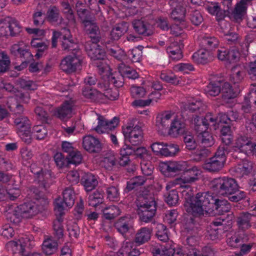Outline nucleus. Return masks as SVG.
<instances>
[{"label": "nucleus", "mask_w": 256, "mask_h": 256, "mask_svg": "<svg viewBox=\"0 0 256 256\" xmlns=\"http://www.w3.org/2000/svg\"><path fill=\"white\" fill-rule=\"evenodd\" d=\"M215 196L210 192H198L195 196L185 198L186 211L195 216H200L214 210Z\"/></svg>", "instance_id": "f257e3e1"}, {"label": "nucleus", "mask_w": 256, "mask_h": 256, "mask_svg": "<svg viewBox=\"0 0 256 256\" xmlns=\"http://www.w3.org/2000/svg\"><path fill=\"white\" fill-rule=\"evenodd\" d=\"M210 188L220 195L228 197L231 202H238L246 196V193L238 189L236 180L232 178H218L210 184Z\"/></svg>", "instance_id": "f03ea898"}, {"label": "nucleus", "mask_w": 256, "mask_h": 256, "mask_svg": "<svg viewBox=\"0 0 256 256\" xmlns=\"http://www.w3.org/2000/svg\"><path fill=\"white\" fill-rule=\"evenodd\" d=\"M34 196L36 202L30 201L24 202L18 206V212L21 216L30 218L42 210L44 206L48 204V201L44 197L42 193L34 192Z\"/></svg>", "instance_id": "7ed1b4c3"}, {"label": "nucleus", "mask_w": 256, "mask_h": 256, "mask_svg": "<svg viewBox=\"0 0 256 256\" xmlns=\"http://www.w3.org/2000/svg\"><path fill=\"white\" fill-rule=\"evenodd\" d=\"M137 206L140 220L146 223L150 222L153 223V218L156 210V204L154 198L152 196L140 197L137 203Z\"/></svg>", "instance_id": "20e7f679"}, {"label": "nucleus", "mask_w": 256, "mask_h": 256, "mask_svg": "<svg viewBox=\"0 0 256 256\" xmlns=\"http://www.w3.org/2000/svg\"><path fill=\"white\" fill-rule=\"evenodd\" d=\"M202 172L196 167L188 170L184 176L176 178L174 180V184L179 185L180 188H190V184L198 180L201 176Z\"/></svg>", "instance_id": "39448f33"}, {"label": "nucleus", "mask_w": 256, "mask_h": 256, "mask_svg": "<svg viewBox=\"0 0 256 256\" xmlns=\"http://www.w3.org/2000/svg\"><path fill=\"white\" fill-rule=\"evenodd\" d=\"M123 134L133 146H138L142 142L144 134L141 126L138 125L128 124L123 128Z\"/></svg>", "instance_id": "423d86ee"}, {"label": "nucleus", "mask_w": 256, "mask_h": 256, "mask_svg": "<svg viewBox=\"0 0 256 256\" xmlns=\"http://www.w3.org/2000/svg\"><path fill=\"white\" fill-rule=\"evenodd\" d=\"M151 148L156 155L164 156H174L180 151L176 144H166L163 142H156L152 144Z\"/></svg>", "instance_id": "0eeeda50"}, {"label": "nucleus", "mask_w": 256, "mask_h": 256, "mask_svg": "<svg viewBox=\"0 0 256 256\" xmlns=\"http://www.w3.org/2000/svg\"><path fill=\"white\" fill-rule=\"evenodd\" d=\"M54 212L56 218L54 222V234L55 236L58 239H60L64 236L63 226L62 225L63 219L62 216L64 214V206L60 200H56Z\"/></svg>", "instance_id": "6e6552de"}, {"label": "nucleus", "mask_w": 256, "mask_h": 256, "mask_svg": "<svg viewBox=\"0 0 256 256\" xmlns=\"http://www.w3.org/2000/svg\"><path fill=\"white\" fill-rule=\"evenodd\" d=\"M98 124L93 128L97 133H109L110 131L114 129L119 123V118L114 117L109 120L102 116H98Z\"/></svg>", "instance_id": "1a4fd4ad"}, {"label": "nucleus", "mask_w": 256, "mask_h": 256, "mask_svg": "<svg viewBox=\"0 0 256 256\" xmlns=\"http://www.w3.org/2000/svg\"><path fill=\"white\" fill-rule=\"evenodd\" d=\"M132 26L135 32L139 34L147 36L153 34V26L145 18L134 20Z\"/></svg>", "instance_id": "9d476101"}, {"label": "nucleus", "mask_w": 256, "mask_h": 256, "mask_svg": "<svg viewBox=\"0 0 256 256\" xmlns=\"http://www.w3.org/2000/svg\"><path fill=\"white\" fill-rule=\"evenodd\" d=\"M82 60L78 56H68L64 58L60 62V68L67 73L76 72L80 67Z\"/></svg>", "instance_id": "9b49d317"}, {"label": "nucleus", "mask_w": 256, "mask_h": 256, "mask_svg": "<svg viewBox=\"0 0 256 256\" xmlns=\"http://www.w3.org/2000/svg\"><path fill=\"white\" fill-rule=\"evenodd\" d=\"M10 52L12 54L21 58L22 61L25 62L32 59L33 56L28 46L23 42L13 44L11 46Z\"/></svg>", "instance_id": "f8f14e48"}, {"label": "nucleus", "mask_w": 256, "mask_h": 256, "mask_svg": "<svg viewBox=\"0 0 256 256\" xmlns=\"http://www.w3.org/2000/svg\"><path fill=\"white\" fill-rule=\"evenodd\" d=\"M84 48L88 56L94 61L97 60H104L105 57V52L100 48V46L96 43L86 42Z\"/></svg>", "instance_id": "ddd939ff"}, {"label": "nucleus", "mask_w": 256, "mask_h": 256, "mask_svg": "<svg viewBox=\"0 0 256 256\" xmlns=\"http://www.w3.org/2000/svg\"><path fill=\"white\" fill-rule=\"evenodd\" d=\"M174 112L164 111L158 114L156 118V126L158 131L163 132L168 129Z\"/></svg>", "instance_id": "4468645a"}, {"label": "nucleus", "mask_w": 256, "mask_h": 256, "mask_svg": "<svg viewBox=\"0 0 256 256\" xmlns=\"http://www.w3.org/2000/svg\"><path fill=\"white\" fill-rule=\"evenodd\" d=\"M34 242L26 236L20 237L18 241H10L7 244L8 247L20 246V254L26 255L33 246Z\"/></svg>", "instance_id": "2eb2a0df"}, {"label": "nucleus", "mask_w": 256, "mask_h": 256, "mask_svg": "<svg viewBox=\"0 0 256 256\" xmlns=\"http://www.w3.org/2000/svg\"><path fill=\"white\" fill-rule=\"evenodd\" d=\"M159 168L160 172L167 176L172 173L176 172L184 168V166L177 161L162 162L160 164Z\"/></svg>", "instance_id": "dca6fc26"}, {"label": "nucleus", "mask_w": 256, "mask_h": 256, "mask_svg": "<svg viewBox=\"0 0 256 256\" xmlns=\"http://www.w3.org/2000/svg\"><path fill=\"white\" fill-rule=\"evenodd\" d=\"M82 146L86 151L91 153H98L102 150L99 140L90 135L83 138Z\"/></svg>", "instance_id": "f3484780"}, {"label": "nucleus", "mask_w": 256, "mask_h": 256, "mask_svg": "<svg viewBox=\"0 0 256 256\" xmlns=\"http://www.w3.org/2000/svg\"><path fill=\"white\" fill-rule=\"evenodd\" d=\"M62 148L64 152L68 154L65 160H82L83 158L81 152L75 148L70 142H62Z\"/></svg>", "instance_id": "a211bd4d"}, {"label": "nucleus", "mask_w": 256, "mask_h": 256, "mask_svg": "<svg viewBox=\"0 0 256 256\" xmlns=\"http://www.w3.org/2000/svg\"><path fill=\"white\" fill-rule=\"evenodd\" d=\"M114 226L118 232L124 236L132 228V220L130 216H122L116 220Z\"/></svg>", "instance_id": "6ab92c4d"}, {"label": "nucleus", "mask_w": 256, "mask_h": 256, "mask_svg": "<svg viewBox=\"0 0 256 256\" xmlns=\"http://www.w3.org/2000/svg\"><path fill=\"white\" fill-rule=\"evenodd\" d=\"M47 20L54 25L59 26L64 22L60 16L59 8L56 6H50L46 12Z\"/></svg>", "instance_id": "aec40b11"}, {"label": "nucleus", "mask_w": 256, "mask_h": 256, "mask_svg": "<svg viewBox=\"0 0 256 256\" xmlns=\"http://www.w3.org/2000/svg\"><path fill=\"white\" fill-rule=\"evenodd\" d=\"M169 4L174 8L170 14L171 18L176 22L180 23L182 22H184L186 11L184 8L175 0H170Z\"/></svg>", "instance_id": "412c9836"}, {"label": "nucleus", "mask_w": 256, "mask_h": 256, "mask_svg": "<svg viewBox=\"0 0 256 256\" xmlns=\"http://www.w3.org/2000/svg\"><path fill=\"white\" fill-rule=\"evenodd\" d=\"M98 88L102 92V98H106L110 100L117 99L119 96L118 89L116 88H110V85L106 82H101L98 83Z\"/></svg>", "instance_id": "4be33fe9"}, {"label": "nucleus", "mask_w": 256, "mask_h": 256, "mask_svg": "<svg viewBox=\"0 0 256 256\" xmlns=\"http://www.w3.org/2000/svg\"><path fill=\"white\" fill-rule=\"evenodd\" d=\"M152 232V228H141L136 233L134 242L137 246L144 244L150 239Z\"/></svg>", "instance_id": "5701e85b"}, {"label": "nucleus", "mask_w": 256, "mask_h": 256, "mask_svg": "<svg viewBox=\"0 0 256 256\" xmlns=\"http://www.w3.org/2000/svg\"><path fill=\"white\" fill-rule=\"evenodd\" d=\"M63 200L59 198L56 199L54 202V207H56V202L58 200H60L64 206V210L66 206L71 208L74 203L75 193L72 187L68 186L64 190L63 192Z\"/></svg>", "instance_id": "b1692460"}, {"label": "nucleus", "mask_w": 256, "mask_h": 256, "mask_svg": "<svg viewBox=\"0 0 256 256\" xmlns=\"http://www.w3.org/2000/svg\"><path fill=\"white\" fill-rule=\"evenodd\" d=\"M252 214L248 212L240 213L236 218V222L240 230L245 231L252 226L251 220Z\"/></svg>", "instance_id": "393cba45"}, {"label": "nucleus", "mask_w": 256, "mask_h": 256, "mask_svg": "<svg viewBox=\"0 0 256 256\" xmlns=\"http://www.w3.org/2000/svg\"><path fill=\"white\" fill-rule=\"evenodd\" d=\"M253 168L252 161H243L242 164H239L234 168V171L236 177L242 178L250 174Z\"/></svg>", "instance_id": "a878e982"}, {"label": "nucleus", "mask_w": 256, "mask_h": 256, "mask_svg": "<svg viewBox=\"0 0 256 256\" xmlns=\"http://www.w3.org/2000/svg\"><path fill=\"white\" fill-rule=\"evenodd\" d=\"M74 104L72 101H65L57 109L56 115L61 120L68 118L72 116Z\"/></svg>", "instance_id": "bb28decb"}, {"label": "nucleus", "mask_w": 256, "mask_h": 256, "mask_svg": "<svg viewBox=\"0 0 256 256\" xmlns=\"http://www.w3.org/2000/svg\"><path fill=\"white\" fill-rule=\"evenodd\" d=\"M80 182L86 192L94 190L98 184L96 176L91 173L84 174L81 178Z\"/></svg>", "instance_id": "cd10ccee"}, {"label": "nucleus", "mask_w": 256, "mask_h": 256, "mask_svg": "<svg viewBox=\"0 0 256 256\" xmlns=\"http://www.w3.org/2000/svg\"><path fill=\"white\" fill-rule=\"evenodd\" d=\"M168 128V134L176 137L184 132V124L174 116L172 118Z\"/></svg>", "instance_id": "c85d7f7f"}, {"label": "nucleus", "mask_w": 256, "mask_h": 256, "mask_svg": "<svg viewBox=\"0 0 256 256\" xmlns=\"http://www.w3.org/2000/svg\"><path fill=\"white\" fill-rule=\"evenodd\" d=\"M193 60L197 64H204L212 60V56L208 50L202 48L194 52L192 56Z\"/></svg>", "instance_id": "c756f323"}, {"label": "nucleus", "mask_w": 256, "mask_h": 256, "mask_svg": "<svg viewBox=\"0 0 256 256\" xmlns=\"http://www.w3.org/2000/svg\"><path fill=\"white\" fill-rule=\"evenodd\" d=\"M64 34L62 36V48L64 50H72L76 49V44L72 38L69 29L64 28Z\"/></svg>", "instance_id": "7c9ffc66"}, {"label": "nucleus", "mask_w": 256, "mask_h": 256, "mask_svg": "<svg viewBox=\"0 0 256 256\" xmlns=\"http://www.w3.org/2000/svg\"><path fill=\"white\" fill-rule=\"evenodd\" d=\"M247 6L240 2H238L230 16V18L232 20L240 22L244 18L246 14Z\"/></svg>", "instance_id": "2f4dec72"}, {"label": "nucleus", "mask_w": 256, "mask_h": 256, "mask_svg": "<svg viewBox=\"0 0 256 256\" xmlns=\"http://www.w3.org/2000/svg\"><path fill=\"white\" fill-rule=\"evenodd\" d=\"M150 251L154 256H174L179 254L178 252L175 253L174 248L166 246H162L160 248L158 246H153L150 248Z\"/></svg>", "instance_id": "473e14b6"}, {"label": "nucleus", "mask_w": 256, "mask_h": 256, "mask_svg": "<svg viewBox=\"0 0 256 256\" xmlns=\"http://www.w3.org/2000/svg\"><path fill=\"white\" fill-rule=\"evenodd\" d=\"M228 52L227 61L230 62L238 60L240 57L245 58L248 55V53L246 44H245V48L240 52H239L238 49L236 47H232L228 49Z\"/></svg>", "instance_id": "72a5a7b5"}, {"label": "nucleus", "mask_w": 256, "mask_h": 256, "mask_svg": "<svg viewBox=\"0 0 256 256\" xmlns=\"http://www.w3.org/2000/svg\"><path fill=\"white\" fill-rule=\"evenodd\" d=\"M186 242V246L184 249V255L186 256H207L206 255L202 254L199 250L194 248L196 243L194 237L188 238Z\"/></svg>", "instance_id": "f704fd0d"}, {"label": "nucleus", "mask_w": 256, "mask_h": 256, "mask_svg": "<svg viewBox=\"0 0 256 256\" xmlns=\"http://www.w3.org/2000/svg\"><path fill=\"white\" fill-rule=\"evenodd\" d=\"M3 88L6 91L14 94V98L16 100H20L22 102H28L30 98L28 94H25L19 91L17 88H14L13 85L10 83H6L4 84Z\"/></svg>", "instance_id": "c9c22d12"}, {"label": "nucleus", "mask_w": 256, "mask_h": 256, "mask_svg": "<svg viewBox=\"0 0 256 256\" xmlns=\"http://www.w3.org/2000/svg\"><path fill=\"white\" fill-rule=\"evenodd\" d=\"M42 250L43 252L46 255H52L58 251V242L51 238H48L44 241L42 245Z\"/></svg>", "instance_id": "e433bc0d"}, {"label": "nucleus", "mask_w": 256, "mask_h": 256, "mask_svg": "<svg viewBox=\"0 0 256 256\" xmlns=\"http://www.w3.org/2000/svg\"><path fill=\"white\" fill-rule=\"evenodd\" d=\"M128 24L124 22L116 24L110 32V36L111 39L114 40H118L128 31Z\"/></svg>", "instance_id": "4c0bfd02"}, {"label": "nucleus", "mask_w": 256, "mask_h": 256, "mask_svg": "<svg viewBox=\"0 0 256 256\" xmlns=\"http://www.w3.org/2000/svg\"><path fill=\"white\" fill-rule=\"evenodd\" d=\"M222 80L210 82L206 87L204 91L208 96H216L221 92Z\"/></svg>", "instance_id": "58836bf2"}, {"label": "nucleus", "mask_w": 256, "mask_h": 256, "mask_svg": "<svg viewBox=\"0 0 256 256\" xmlns=\"http://www.w3.org/2000/svg\"><path fill=\"white\" fill-rule=\"evenodd\" d=\"M18 100L14 98L13 96H10L8 98L7 102V105L10 110L16 116H22L24 112V108L23 106L18 104ZM20 101V100H19ZM20 102H22L20 100Z\"/></svg>", "instance_id": "ea45409f"}, {"label": "nucleus", "mask_w": 256, "mask_h": 256, "mask_svg": "<svg viewBox=\"0 0 256 256\" xmlns=\"http://www.w3.org/2000/svg\"><path fill=\"white\" fill-rule=\"evenodd\" d=\"M38 180L40 186L47 189L53 182V178L52 176L51 172L48 170H44L38 176Z\"/></svg>", "instance_id": "a19ab883"}, {"label": "nucleus", "mask_w": 256, "mask_h": 256, "mask_svg": "<svg viewBox=\"0 0 256 256\" xmlns=\"http://www.w3.org/2000/svg\"><path fill=\"white\" fill-rule=\"evenodd\" d=\"M8 33L11 36H17L22 30L20 22L14 18L7 20Z\"/></svg>", "instance_id": "79ce46f5"}, {"label": "nucleus", "mask_w": 256, "mask_h": 256, "mask_svg": "<svg viewBox=\"0 0 256 256\" xmlns=\"http://www.w3.org/2000/svg\"><path fill=\"white\" fill-rule=\"evenodd\" d=\"M118 68L119 72L123 77H126L132 80H135L139 77L138 74L135 70L123 63L119 64Z\"/></svg>", "instance_id": "37998d69"}, {"label": "nucleus", "mask_w": 256, "mask_h": 256, "mask_svg": "<svg viewBox=\"0 0 256 256\" xmlns=\"http://www.w3.org/2000/svg\"><path fill=\"white\" fill-rule=\"evenodd\" d=\"M224 161H204L202 168L210 172H216L222 169L224 164Z\"/></svg>", "instance_id": "c03bdc74"}, {"label": "nucleus", "mask_w": 256, "mask_h": 256, "mask_svg": "<svg viewBox=\"0 0 256 256\" xmlns=\"http://www.w3.org/2000/svg\"><path fill=\"white\" fill-rule=\"evenodd\" d=\"M14 123L17 128V132L30 129L31 122L27 116H20L14 118Z\"/></svg>", "instance_id": "a18cd8bd"}, {"label": "nucleus", "mask_w": 256, "mask_h": 256, "mask_svg": "<svg viewBox=\"0 0 256 256\" xmlns=\"http://www.w3.org/2000/svg\"><path fill=\"white\" fill-rule=\"evenodd\" d=\"M244 78L242 68L239 65H236L232 68L230 76V80L234 83H239Z\"/></svg>", "instance_id": "49530a36"}, {"label": "nucleus", "mask_w": 256, "mask_h": 256, "mask_svg": "<svg viewBox=\"0 0 256 256\" xmlns=\"http://www.w3.org/2000/svg\"><path fill=\"white\" fill-rule=\"evenodd\" d=\"M103 200V192L99 190H96L89 196L88 198V203L89 206L96 207L98 204L102 203Z\"/></svg>", "instance_id": "de8ad7c7"}, {"label": "nucleus", "mask_w": 256, "mask_h": 256, "mask_svg": "<svg viewBox=\"0 0 256 256\" xmlns=\"http://www.w3.org/2000/svg\"><path fill=\"white\" fill-rule=\"evenodd\" d=\"M82 94L85 98L94 101L102 99V92L100 90L86 88L82 90Z\"/></svg>", "instance_id": "09e8293b"}, {"label": "nucleus", "mask_w": 256, "mask_h": 256, "mask_svg": "<svg viewBox=\"0 0 256 256\" xmlns=\"http://www.w3.org/2000/svg\"><path fill=\"white\" fill-rule=\"evenodd\" d=\"M200 44L203 48L208 50L216 48L218 45V40L214 36L204 37L201 40Z\"/></svg>", "instance_id": "8fccbe9b"}, {"label": "nucleus", "mask_w": 256, "mask_h": 256, "mask_svg": "<svg viewBox=\"0 0 256 256\" xmlns=\"http://www.w3.org/2000/svg\"><path fill=\"white\" fill-rule=\"evenodd\" d=\"M160 78L163 81L174 85L178 84L180 82V78L171 72H162L160 74Z\"/></svg>", "instance_id": "3c124183"}, {"label": "nucleus", "mask_w": 256, "mask_h": 256, "mask_svg": "<svg viewBox=\"0 0 256 256\" xmlns=\"http://www.w3.org/2000/svg\"><path fill=\"white\" fill-rule=\"evenodd\" d=\"M222 98L224 102H226L227 100L233 98L234 97V94L229 83L223 81L222 86L221 88Z\"/></svg>", "instance_id": "603ef678"}, {"label": "nucleus", "mask_w": 256, "mask_h": 256, "mask_svg": "<svg viewBox=\"0 0 256 256\" xmlns=\"http://www.w3.org/2000/svg\"><path fill=\"white\" fill-rule=\"evenodd\" d=\"M77 14L84 26L95 20L92 14L86 8L82 10H79Z\"/></svg>", "instance_id": "864d4df0"}, {"label": "nucleus", "mask_w": 256, "mask_h": 256, "mask_svg": "<svg viewBox=\"0 0 256 256\" xmlns=\"http://www.w3.org/2000/svg\"><path fill=\"white\" fill-rule=\"evenodd\" d=\"M166 52L170 57L174 60H178L182 58V52L179 46L171 44L166 48Z\"/></svg>", "instance_id": "5fc2aeb1"}, {"label": "nucleus", "mask_w": 256, "mask_h": 256, "mask_svg": "<svg viewBox=\"0 0 256 256\" xmlns=\"http://www.w3.org/2000/svg\"><path fill=\"white\" fill-rule=\"evenodd\" d=\"M120 208L116 206H110L103 210L104 216L106 219L112 220L120 214Z\"/></svg>", "instance_id": "6e6d98bb"}, {"label": "nucleus", "mask_w": 256, "mask_h": 256, "mask_svg": "<svg viewBox=\"0 0 256 256\" xmlns=\"http://www.w3.org/2000/svg\"><path fill=\"white\" fill-rule=\"evenodd\" d=\"M198 140L201 142L204 146H210L214 144L213 136L206 130L198 133Z\"/></svg>", "instance_id": "4d7b16f0"}, {"label": "nucleus", "mask_w": 256, "mask_h": 256, "mask_svg": "<svg viewBox=\"0 0 256 256\" xmlns=\"http://www.w3.org/2000/svg\"><path fill=\"white\" fill-rule=\"evenodd\" d=\"M188 110L192 112L201 113L205 110L206 106L200 100H193L187 106Z\"/></svg>", "instance_id": "13d9d810"}, {"label": "nucleus", "mask_w": 256, "mask_h": 256, "mask_svg": "<svg viewBox=\"0 0 256 256\" xmlns=\"http://www.w3.org/2000/svg\"><path fill=\"white\" fill-rule=\"evenodd\" d=\"M251 142L250 138L241 136L236 140L235 146L240 150H247Z\"/></svg>", "instance_id": "bf43d9fd"}, {"label": "nucleus", "mask_w": 256, "mask_h": 256, "mask_svg": "<svg viewBox=\"0 0 256 256\" xmlns=\"http://www.w3.org/2000/svg\"><path fill=\"white\" fill-rule=\"evenodd\" d=\"M32 133L37 140H40L46 137L48 134V130L44 125H36L33 127Z\"/></svg>", "instance_id": "052dcab7"}, {"label": "nucleus", "mask_w": 256, "mask_h": 256, "mask_svg": "<svg viewBox=\"0 0 256 256\" xmlns=\"http://www.w3.org/2000/svg\"><path fill=\"white\" fill-rule=\"evenodd\" d=\"M165 202L170 206H174L178 201V192L176 190H172L164 194Z\"/></svg>", "instance_id": "680f3d73"}, {"label": "nucleus", "mask_w": 256, "mask_h": 256, "mask_svg": "<svg viewBox=\"0 0 256 256\" xmlns=\"http://www.w3.org/2000/svg\"><path fill=\"white\" fill-rule=\"evenodd\" d=\"M208 238L212 240H220L222 237V234L224 232V228H213L210 226L207 230Z\"/></svg>", "instance_id": "e2e57ef3"}, {"label": "nucleus", "mask_w": 256, "mask_h": 256, "mask_svg": "<svg viewBox=\"0 0 256 256\" xmlns=\"http://www.w3.org/2000/svg\"><path fill=\"white\" fill-rule=\"evenodd\" d=\"M63 8V13L66 16L69 22L74 23L76 22L75 16L70 4L67 2H62L61 3Z\"/></svg>", "instance_id": "0e129e2a"}, {"label": "nucleus", "mask_w": 256, "mask_h": 256, "mask_svg": "<svg viewBox=\"0 0 256 256\" xmlns=\"http://www.w3.org/2000/svg\"><path fill=\"white\" fill-rule=\"evenodd\" d=\"M214 204V209L215 208L218 212H228L230 210V205L227 200H220L215 197Z\"/></svg>", "instance_id": "69168bd1"}, {"label": "nucleus", "mask_w": 256, "mask_h": 256, "mask_svg": "<svg viewBox=\"0 0 256 256\" xmlns=\"http://www.w3.org/2000/svg\"><path fill=\"white\" fill-rule=\"evenodd\" d=\"M156 236L161 241L166 242L168 240V230L162 224H158L156 227Z\"/></svg>", "instance_id": "338daca9"}, {"label": "nucleus", "mask_w": 256, "mask_h": 256, "mask_svg": "<svg viewBox=\"0 0 256 256\" xmlns=\"http://www.w3.org/2000/svg\"><path fill=\"white\" fill-rule=\"evenodd\" d=\"M17 84L22 89L34 90L37 88V85L32 80L25 78H19L17 80Z\"/></svg>", "instance_id": "774afa93"}]
</instances>
